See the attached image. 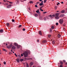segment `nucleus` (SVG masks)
<instances>
[{"mask_svg": "<svg viewBox=\"0 0 67 67\" xmlns=\"http://www.w3.org/2000/svg\"><path fill=\"white\" fill-rule=\"evenodd\" d=\"M3 32V31L2 30H0V32L1 33V32Z\"/></svg>", "mask_w": 67, "mask_h": 67, "instance_id": "obj_24", "label": "nucleus"}, {"mask_svg": "<svg viewBox=\"0 0 67 67\" xmlns=\"http://www.w3.org/2000/svg\"><path fill=\"white\" fill-rule=\"evenodd\" d=\"M15 49V47L13 45L12 47V49L13 50V49Z\"/></svg>", "mask_w": 67, "mask_h": 67, "instance_id": "obj_5", "label": "nucleus"}, {"mask_svg": "<svg viewBox=\"0 0 67 67\" xmlns=\"http://www.w3.org/2000/svg\"><path fill=\"white\" fill-rule=\"evenodd\" d=\"M39 11H40V10L39 9H38L36 11V12H37V13H38Z\"/></svg>", "mask_w": 67, "mask_h": 67, "instance_id": "obj_20", "label": "nucleus"}, {"mask_svg": "<svg viewBox=\"0 0 67 67\" xmlns=\"http://www.w3.org/2000/svg\"><path fill=\"white\" fill-rule=\"evenodd\" d=\"M4 5H8V3H6L5 4H4Z\"/></svg>", "mask_w": 67, "mask_h": 67, "instance_id": "obj_18", "label": "nucleus"}, {"mask_svg": "<svg viewBox=\"0 0 67 67\" xmlns=\"http://www.w3.org/2000/svg\"><path fill=\"white\" fill-rule=\"evenodd\" d=\"M49 16V17H50L51 18H52V15H50Z\"/></svg>", "mask_w": 67, "mask_h": 67, "instance_id": "obj_32", "label": "nucleus"}, {"mask_svg": "<svg viewBox=\"0 0 67 67\" xmlns=\"http://www.w3.org/2000/svg\"><path fill=\"white\" fill-rule=\"evenodd\" d=\"M25 59H26V60H27V58H25Z\"/></svg>", "mask_w": 67, "mask_h": 67, "instance_id": "obj_58", "label": "nucleus"}, {"mask_svg": "<svg viewBox=\"0 0 67 67\" xmlns=\"http://www.w3.org/2000/svg\"><path fill=\"white\" fill-rule=\"evenodd\" d=\"M29 3H33V1H31L29 2Z\"/></svg>", "mask_w": 67, "mask_h": 67, "instance_id": "obj_23", "label": "nucleus"}, {"mask_svg": "<svg viewBox=\"0 0 67 67\" xmlns=\"http://www.w3.org/2000/svg\"><path fill=\"white\" fill-rule=\"evenodd\" d=\"M65 10H63L61 11V13H65Z\"/></svg>", "mask_w": 67, "mask_h": 67, "instance_id": "obj_9", "label": "nucleus"}, {"mask_svg": "<svg viewBox=\"0 0 67 67\" xmlns=\"http://www.w3.org/2000/svg\"><path fill=\"white\" fill-rule=\"evenodd\" d=\"M9 5L10 6V7L12 6V5H11V4H10Z\"/></svg>", "mask_w": 67, "mask_h": 67, "instance_id": "obj_56", "label": "nucleus"}, {"mask_svg": "<svg viewBox=\"0 0 67 67\" xmlns=\"http://www.w3.org/2000/svg\"><path fill=\"white\" fill-rule=\"evenodd\" d=\"M17 46V48L18 49H19V48H20V46H18V45Z\"/></svg>", "mask_w": 67, "mask_h": 67, "instance_id": "obj_28", "label": "nucleus"}, {"mask_svg": "<svg viewBox=\"0 0 67 67\" xmlns=\"http://www.w3.org/2000/svg\"><path fill=\"white\" fill-rule=\"evenodd\" d=\"M12 44H10L9 46H7V48H9H9H11V47H12Z\"/></svg>", "mask_w": 67, "mask_h": 67, "instance_id": "obj_4", "label": "nucleus"}, {"mask_svg": "<svg viewBox=\"0 0 67 67\" xmlns=\"http://www.w3.org/2000/svg\"><path fill=\"white\" fill-rule=\"evenodd\" d=\"M55 41H52V44H55Z\"/></svg>", "mask_w": 67, "mask_h": 67, "instance_id": "obj_29", "label": "nucleus"}, {"mask_svg": "<svg viewBox=\"0 0 67 67\" xmlns=\"http://www.w3.org/2000/svg\"><path fill=\"white\" fill-rule=\"evenodd\" d=\"M44 20L46 21V18L45 17H44Z\"/></svg>", "mask_w": 67, "mask_h": 67, "instance_id": "obj_41", "label": "nucleus"}, {"mask_svg": "<svg viewBox=\"0 0 67 67\" xmlns=\"http://www.w3.org/2000/svg\"><path fill=\"white\" fill-rule=\"evenodd\" d=\"M12 22H14V20L12 19Z\"/></svg>", "mask_w": 67, "mask_h": 67, "instance_id": "obj_38", "label": "nucleus"}, {"mask_svg": "<svg viewBox=\"0 0 67 67\" xmlns=\"http://www.w3.org/2000/svg\"><path fill=\"white\" fill-rule=\"evenodd\" d=\"M3 51H4L6 52H7V50L3 48Z\"/></svg>", "mask_w": 67, "mask_h": 67, "instance_id": "obj_15", "label": "nucleus"}, {"mask_svg": "<svg viewBox=\"0 0 67 67\" xmlns=\"http://www.w3.org/2000/svg\"><path fill=\"white\" fill-rule=\"evenodd\" d=\"M54 8L55 9H57V6H55Z\"/></svg>", "mask_w": 67, "mask_h": 67, "instance_id": "obj_40", "label": "nucleus"}, {"mask_svg": "<svg viewBox=\"0 0 67 67\" xmlns=\"http://www.w3.org/2000/svg\"><path fill=\"white\" fill-rule=\"evenodd\" d=\"M51 35H48V37H51Z\"/></svg>", "mask_w": 67, "mask_h": 67, "instance_id": "obj_43", "label": "nucleus"}, {"mask_svg": "<svg viewBox=\"0 0 67 67\" xmlns=\"http://www.w3.org/2000/svg\"><path fill=\"white\" fill-rule=\"evenodd\" d=\"M20 62H22V61H23V59H20Z\"/></svg>", "mask_w": 67, "mask_h": 67, "instance_id": "obj_25", "label": "nucleus"}, {"mask_svg": "<svg viewBox=\"0 0 67 67\" xmlns=\"http://www.w3.org/2000/svg\"><path fill=\"white\" fill-rule=\"evenodd\" d=\"M17 62H18V63H19L20 61H19V60H16Z\"/></svg>", "mask_w": 67, "mask_h": 67, "instance_id": "obj_35", "label": "nucleus"}, {"mask_svg": "<svg viewBox=\"0 0 67 67\" xmlns=\"http://www.w3.org/2000/svg\"><path fill=\"white\" fill-rule=\"evenodd\" d=\"M33 64V62H31L30 63V65H31V66H32Z\"/></svg>", "mask_w": 67, "mask_h": 67, "instance_id": "obj_12", "label": "nucleus"}, {"mask_svg": "<svg viewBox=\"0 0 67 67\" xmlns=\"http://www.w3.org/2000/svg\"><path fill=\"white\" fill-rule=\"evenodd\" d=\"M61 3H62V4H63V3H64V2H61Z\"/></svg>", "mask_w": 67, "mask_h": 67, "instance_id": "obj_55", "label": "nucleus"}, {"mask_svg": "<svg viewBox=\"0 0 67 67\" xmlns=\"http://www.w3.org/2000/svg\"><path fill=\"white\" fill-rule=\"evenodd\" d=\"M40 19H42V16H40Z\"/></svg>", "mask_w": 67, "mask_h": 67, "instance_id": "obj_48", "label": "nucleus"}, {"mask_svg": "<svg viewBox=\"0 0 67 67\" xmlns=\"http://www.w3.org/2000/svg\"><path fill=\"white\" fill-rule=\"evenodd\" d=\"M60 4V3H58V4H57V5H58V4Z\"/></svg>", "mask_w": 67, "mask_h": 67, "instance_id": "obj_44", "label": "nucleus"}, {"mask_svg": "<svg viewBox=\"0 0 67 67\" xmlns=\"http://www.w3.org/2000/svg\"><path fill=\"white\" fill-rule=\"evenodd\" d=\"M63 62L64 63H65L66 62V61H65V60H63Z\"/></svg>", "mask_w": 67, "mask_h": 67, "instance_id": "obj_49", "label": "nucleus"}, {"mask_svg": "<svg viewBox=\"0 0 67 67\" xmlns=\"http://www.w3.org/2000/svg\"><path fill=\"white\" fill-rule=\"evenodd\" d=\"M52 29H54V26H52Z\"/></svg>", "mask_w": 67, "mask_h": 67, "instance_id": "obj_26", "label": "nucleus"}, {"mask_svg": "<svg viewBox=\"0 0 67 67\" xmlns=\"http://www.w3.org/2000/svg\"><path fill=\"white\" fill-rule=\"evenodd\" d=\"M16 60H19V58H18V59H16Z\"/></svg>", "mask_w": 67, "mask_h": 67, "instance_id": "obj_60", "label": "nucleus"}, {"mask_svg": "<svg viewBox=\"0 0 67 67\" xmlns=\"http://www.w3.org/2000/svg\"><path fill=\"white\" fill-rule=\"evenodd\" d=\"M60 14L59 13H56L55 14V15H53L52 16L53 17H55V20H58V19H59V16Z\"/></svg>", "mask_w": 67, "mask_h": 67, "instance_id": "obj_1", "label": "nucleus"}, {"mask_svg": "<svg viewBox=\"0 0 67 67\" xmlns=\"http://www.w3.org/2000/svg\"><path fill=\"white\" fill-rule=\"evenodd\" d=\"M30 52L29 51H25L23 53V54L25 57H27L28 56V53H30Z\"/></svg>", "mask_w": 67, "mask_h": 67, "instance_id": "obj_2", "label": "nucleus"}, {"mask_svg": "<svg viewBox=\"0 0 67 67\" xmlns=\"http://www.w3.org/2000/svg\"><path fill=\"white\" fill-rule=\"evenodd\" d=\"M35 16L36 17H37L38 16V15L37 14H35Z\"/></svg>", "mask_w": 67, "mask_h": 67, "instance_id": "obj_19", "label": "nucleus"}, {"mask_svg": "<svg viewBox=\"0 0 67 67\" xmlns=\"http://www.w3.org/2000/svg\"><path fill=\"white\" fill-rule=\"evenodd\" d=\"M5 43H3V45H5Z\"/></svg>", "mask_w": 67, "mask_h": 67, "instance_id": "obj_59", "label": "nucleus"}, {"mask_svg": "<svg viewBox=\"0 0 67 67\" xmlns=\"http://www.w3.org/2000/svg\"><path fill=\"white\" fill-rule=\"evenodd\" d=\"M59 67H63V65H60V66Z\"/></svg>", "mask_w": 67, "mask_h": 67, "instance_id": "obj_45", "label": "nucleus"}, {"mask_svg": "<svg viewBox=\"0 0 67 67\" xmlns=\"http://www.w3.org/2000/svg\"><path fill=\"white\" fill-rule=\"evenodd\" d=\"M30 67H32V65H30Z\"/></svg>", "mask_w": 67, "mask_h": 67, "instance_id": "obj_62", "label": "nucleus"}, {"mask_svg": "<svg viewBox=\"0 0 67 67\" xmlns=\"http://www.w3.org/2000/svg\"><path fill=\"white\" fill-rule=\"evenodd\" d=\"M60 34H58V36L59 37H59H60Z\"/></svg>", "mask_w": 67, "mask_h": 67, "instance_id": "obj_21", "label": "nucleus"}, {"mask_svg": "<svg viewBox=\"0 0 67 67\" xmlns=\"http://www.w3.org/2000/svg\"><path fill=\"white\" fill-rule=\"evenodd\" d=\"M56 25H57V26L58 25V23H56Z\"/></svg>", "mask_w": 67, "mask_h": 67, "instance_id": "obj_36", "label": "nucleus"}, {"mask_svg": "<svg viewBox=\"0 0 67 67\" xmlns=\"http://www.w3.org/2000/svg\"><path fill=\"white\" fill-rule=\"evenodd\" d=\"M14 46H18V44L17 43H14Z\"/></svg>", "mask_w": 67, "mask_h": 67, "instance_id": "obj_6", "label": "nucleus"}, {"mask_svg": "<svg viewBox=\"0 0 67 67\" xmlns=\"http://www.w3.org/2000/svg\"><path fill=\"white\" fill-rule=\"evenodd\" d=\"M6 25L8 27H9V26H10V24L9 23H7Z\"/></svg>", "mask_w": 67, "mask_h": 67, "instance_id": "obj_10", "label": "nucleus"}, {"mask_svg": "<svg viewBox=\"0 0 67 67\" xmlns=\"http://www.w3.org/2000/svg\"><path fill=\"white\" fill-rule=\"evenodd\" d=\"M65 65H67V63H65Z\"/></svg>", "mask_w": 67, "mask_h": 67, "instance_id": "obj_64", "label": "nucleus"}, {"mask_svg": "<svg viewBox=\"0 0 67 67\" xmlns=\"http://www.w3.org/2000/svg\"><path fill=\"white\" fill-rule=\"evenodd\" d=\"M47 13V12H43V14H45V13Z\"/></svg>", "mask_w": 67, "mask_h": 67, "instance_id": "obj_37", "label": "nucleus"}, {"mask_svg": "<svg viewBox=\"0 0 67 67\" xmlns=\"http://www.w3.org/2000/svg\"><path fill=\"white\" fill-rule=\"evenodd\" d=\"M20 1H21V2H23V0H21Z\"/></svg>", "mask_w": 67, "mask_h": 67, "instance_id": "obj_53", "label": "nucleus"}, {"mask_svg": "<svg viewBox=\"0 0 67 67\" xmlns=\"http://www.w3.org/2000/svg\"><path fill=\"white\" fill-rule=\"evenodd\" d=\"M9 3H11V4H12V3H13V2H9Z\"/></svg>", "mask_w": 67, "mask_h": 67, "instance_id": "obj_46", "label": "nucleus"}, {"mask_svg": "<svg viewBox=\"0 0 67 67\" xmlns=\"http://www.w3.org/2000/svg\"><path fill=\"white\" fill-rule=\"evenodd\" d=\"M38 14H41V13L40 12H39L38 13Z\"/></svg>", "mask_w": 67, "mask_h": 67, "instance_id": "obj_51", "label": "nucleus"}, {"mask_svg": "<svg viewBox=\"0 0 67 67\" xmlns=\"http://www.w3.org/2000/svg\"><path fill=\"white\" fill-rule=\"evenodd\" d=\"M21 56L22 57V56H23V54H21Z\"/></svg>", "mask_w": 67, "mask_h": 67, "instance_id": "obj_52", "label": "nucleus"}, {"mask_svg": "<svg viewBox=\"0 0 67 67\" xmlns=\"http://www.w3.org/2000/svg\"><path fill=\"white\" fill-rule=\"evenodd\" d=\"M40 10L41 11H43V9H40Z\"/></svg>", "mask_w": 67, "mask_h": 67, "instance_id": "obj_50", "label": "nucleus"}, {"mask_svg": "<svg viewBox=\"0 0 67 67\" xmlns=\"http://www.w3.org/2000/svg\"><path fill=\"white\" fill-rule=\"evenodd\" d=\"M42 5H43V3H40L39 4V5H40V6H42Z\"/></svg>", "mask_w": 67, "mask_h": 67, "instance_id": "obj_14", "label": "nucleus"}, {"mask_svg": "<svg viewBox=\"0 0 67 67\" xmlns=\"http://www.w3.org/2000/svg\"><path fill=\"white\" fill-rule=\"evenodd\" d=\"M16 4H19V0H17L16 1Z\"/></svg>", "mask_w": 67, "mask_h": 67, "instance_id": "obj_8", "label": "nucleus"}, {"mask_svg": "<svg viewBox=\"0 0 67 67\" xmlns=\"http://www.w3.org/2000/svg\"><path fill=\"white\" fill-rule=\"evenodd\" d=\"M35 7H36V8H37L38 7H37V5H35Z\"/></svg>", "mask_w": 67, "mask_h": 67, "instance_id": "obj_42", "label": "nucleus"}, {"mask_svg": "<svg viewBox=\"0 0 67 67\" xmlns=\"http://www.w3.org/2000/svg\"><path fill=\"white\" fill-rule=\"evenodd\" d=\"M7 8H10L11 7H10L9 5H8L7 6Z\"/></svg>", "mask_w": 67, "mask_h": 67, "instance_id": "obj_27", "label": "nucleus"}, {"mask_svg": "<svg viewBox=\"0 0 67 67\" xmlns=\"http://www.w3.org/2000/svg\"><path fill=\"white\" fill-rule=\"evenodd\" d=\"M59 23L60 24H63V19H60L59 21Z\"/></svg>", "mask_w": 67, "mask_h": 67, "instance_id": "obj_3", "label": "nucleus"}, {"mask_svg": "<svg viewBox=\"0 0 67 67\" xmlns=\"http://www.w3.org/2000/svg\"><path fill=\"white\" fill-rule=\"evenodd\" d=\"M23 31H25V28L23 29Z\"/></svg>", "mask_w": 67, "mask_h": 67, "instance_id": "obj_33", "label": "nucleus"}, {"mask_svg": "<svg viewBox=\"0 0 67 67\" xmlns=\"http://www.w3.org/2000/svg\"><path fill=\"white\" fill-rule=\"evenodd\" d=\"M50 32L51 33V32H52V29L50 28Z\"/></svg>", "mask_w": 67, "mask_h": 67, "instance_id": "obj_22", "label": "nucleus"}, {"mask_svg": "<svg viewBox=\"0 0 67 67\" xmlns=\"http://www.w3.org/2000/svg\"><path fill=\"white\" fill-rule=\"evenodd\" d=\"M60 63L61 65H62L63 64V62L62 61H60Z\"/></svg>", "mask_w": 67, "mask_h": 67, "instance_id": "obj_11", "label": "nucleus"}, {"mask_svg": "<svg viewBox=\"0 0 67 67\" xmlns=\"http://www.w3.org/2000/svg\"><path fill=\"white\" fill-rule=\"evenodd\" d=\"M37 42H39V40H37Z\"/></svg>", "mask_w": 67, "mask_h": 67, "instance_id": "obj_63", "label": "nucleus"}, {"mask_svg": "<svg viewBox=\"0 0 67 67\" xmlns=\"http://www.w3.org/2000/svg\"><path fill=\"white\" fill-rule=\"evenodd\" d=\"M46 42H47V41L46 40H44L42 41V43H46Z\"/></svg>", "mask_w": 67, "mask_h": 67, "instance_id": "obj_7", "label": "nucleus"}, {"mask_svg": "<svg viewBox=\"0 0 67 67\" xmlns=\"http://www.w3.org/2000/svg\"><path fill=\"white\" fill-rule=\"evenodd\" d=\"M42 7H41L40 8V10L42 9Z\"/></svg>", "mask_w": 67, "mask_h": 67, "instance_id": "obj_47", "label": "nucleus"}, {"mask_svg": "<svg viewBox=\"0 0 67 67\" xmlns=\"http://www.w3.org/2000/svg\"><path fill=\"white\" fill-rule=\"evenodd\" d=\"M14 55H15V56L16 57H18V55H17L16 54V53H15L14 54Z\"/></svg>", "mask_w": 67, "mask_h": 67, "instance_id": "obj_34", "label": "nucleus"}, {"mask_svg": "<svg viewBox=\"0 0 67 67\" xmlns=\"http://www.w3.org/2000/svg\"><path fill=\"white\" fill-rule=\"evenodd\" d=\"M39 33L41 35H42V32H41V31H39Z\"/></svg>", "mask_w": 67, "mask_h": 67, "instance_id": "obj_13", "label": "nucleus"}, {"mask_svg": "<svg viewBox=\"0 0 67 67\" xmlns=\"http://www.w3.org/2000/svg\"><path fill=\"white\" fill-rule=\"evenodd\" d=\"M26 67H29V65L28 63H26Z\"/></svg>", "mask_w": 67, "mask_h": 67, "instance_id": "obj_17", "label": "nucleus"}, {"mask_svg": "<svg viewBox=\"0 0 67 67\" xmlns=\"http://www.w3.org/2000/svg\"><path fill=\"white\" fill-rule=\"evenodd\" d=\"M3 64H4V65H6V62H5V61L4 62H3Z\"/></svg>", "mask_w": 67, "mask_h": 67, "instance_id": "obj_30", "label": "nucleus"}, {"mask_svg": "<svg viewBox=\"0 0 67 67\" xmlns=\"http://www.w3.org/2000/svg\"><path fill=\"white\" fill-rule=\"evenodd\" d=\"M6 2H9V1H8L7 0H6Z\"/></svg>", "mask_w": 67, "mask_h": 67, "instance_id": "obj_54", "label": "nucleus"}, {"mask_svg": "<svg viewBox=\"0 0 67 67\" xmlns=\"http://www.w3.org/2000/svg\"><path fill=\"white\" fill-rule=\"evenodd\" d=\"M22 26V25H20L19 26V27H21Z\"/></svg>", "mask_w": 67, "mask_h": 67, "instance_id": "obj_31", "label": "nucleus"}, {"mask_svg": "<svg viewBox=\"0 0 67 67\" xmlns=\"http://www.w3.org/2000/svg\"><path fill=\"white\" fill-rule=\"evenodd\" d=\"M46 18H47V19H49V18H48V17H46Z\"/></svg>", "mask_w": 67, "mask_h": 67, "instance_id": "obj_61", "label": "nucleus"}, {"mask_svg": "<svg viewBox=\"0 0 67 67\" xmlns=\"http://www.w3.org/2000/svg\"><path fill=\"white\" fill-rule=\"evenodd\" d=\"M4 2H6V1H6L4 0Z\"/></svg>", "mask_w": 67, "mask_h": 67, "instance_id": "obj_57", "label": "nucleus"}, {"mask_svg": "<svg viewBox=\"0 0 67 67\" xmlns=\"http://www.w3.org/2000/svg\"><path fill=\"white\" fill-rule=\"evenodd\" d=\"M18 58H21V55H18Z\"/></svg>", "mask_w": 67, "mask_h": 67, "instance_id": "obj_16", "label": "nucleus"}, {"mask_svg": "<svg viewBox=\"0 0 67 67\" xmlns=\"http://www.w3.org/2000/svg\"><path fill=\"white\" fill-rule=\"evenodd\" d=\"M46 1H47L46 0H44V3H46Z\"/></svg>", "mask_w": 67, "mask_h": 67, "instance_id": "obj_39", "label": "nucleus"}]
</instances>
